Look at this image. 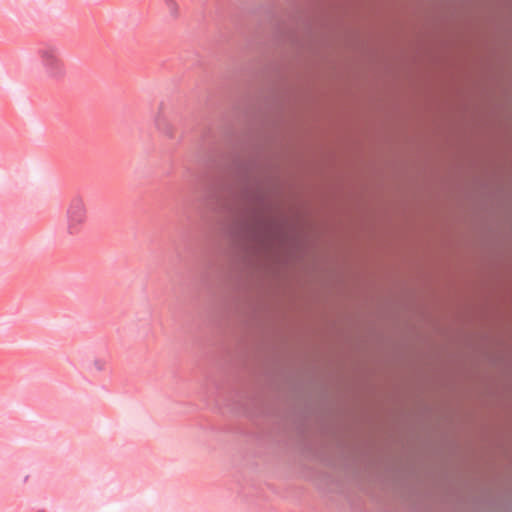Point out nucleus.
<instances>
[{"mask_svg":"<svg viewBox=\"0 0 512 512\" xmlns=\"http://www.w3.org/2000/svg\"><path fill=\"white\" fill-rule=\"evenodd\" d=\"M247 211L253 221L247 218L238 219L232 229V235L241 242L245 251L250 249V243H264L271 237L287 240L291 247L300 249L302 243L298 235H288L282 224L267 221L263 211L258 208L252 207Z\"/></svg>","mask_w":512,"mask_h":512,"instance_id":"1","label":"nucleus"},{"mask_svg":"<svg viewBox=\"0 0 512 512\" xmlns=\"http://www.w3.org/2000/svg\"><path fill=\"white\" fill-rule=\"evenodd\" d=\"M230 168L241 187L259 181L256 176V172L260 169L258 156L243 158L237 155L232 159Z\"/></svg>","mask_w":512,"mask_h":512,"instance_id":"2","label":"nucleus"},{"mask_svg":"<svg viewBox=\"0 0 512 512\" xmlns=\"http://www.w3.org/2000/svg\"><path fill=\"white\" fill-rule=\"evenodd\" d=\"M38 54L47 74L54 79H59L65 74L64 62L58 51L54 47H44L39 49Z\"/></svg>","mask_w":512,"mask_h":512,"instance_id":"3","label":"nucleus"},{"mask_svg":"<svg viewBox=\"0 0 512 512\" xmlns=\"http://www.w3.org/2000/svg\"><path fill=\"white\" fill-rule=\"evenodd\" d=\"M241 198L246 202L262 206L265 209L270 207L266 193L260 185V181L241 187Z\"/></svg>","mask_w":512,"mask_h":512,"instance_id":"4","label":"nucleus"},{"mask_svg":"<svg viewBox=\"0 0 512 512\" xmlns=\"http://www.w3.org/2000/svg\"><path fill=\"white\" fill-rule=\"evenodd\" d=\"M69 219V232L73 234L76 232V226L85 220V208L82 200L74 199L68 209Z\"/></svg>","mask_w":512,"mask_h":512,"instance_id":"5","label":"nucleus"},{"mask_svg":"<svg viewBox=\"0 0 512 512\" xmlns=\"http://www.w3.org/2000/svg\"><path fill=\"white\" fill-rule=\"evenodd\" d=\"M157 128L169 138H173L175 133L173 127L166 121L165 118L158 117L156 119Z\"/></svg>","mask_w":512,"mask_h":512,"instance_id":"6","label":"nucleus"},{"mask_svg":"<svg viewBox=\"0 0 512 512\" xmlns=\"http://www.w3.org/2000/svg\"><path fill=\"white\" fill-rule=\"evenodd\" d=\"M484 48V39L482 38V49ZM484 78V57L482 56V79ZM484 95V85L482 84V96ZM484 126V111L482 110V127ZM482 175H484V145L482 144ZM482 191L484 190V176H482Z\"/></svg>","mask_w":512,"mask_h":512,"instance_id":"7","label":"nucleus"},{"mask_svg":"<svg viewBox=\"0 0 512 512\" xmlns=\"http://www.w3.org/2000/svg\"><path fill=\"white\" fill-rule=\"evenodd\" d=\"M167 9L169 10L170 14L177 18L179 15V7L175 0H164Z\"/></svg>","mask_w":512,"mask_h":512,"instance_id":"8","label":"nucleus"},{"mask_svg":"<svg viewBox=\"0 0 512 512\" xmlns=\"http://www.w3.org/2000/svg\"><path fill=\"white\" fill-rule=\"evenodd\" d=\"M433 408L429 404L421 402L420 405V414L423 416H430L432 414Z\"/></svg>","mask_w":512,"mask_h":512,"instance_id":"9","label":"nucleus"},{"mask_svg":"<svg viewBox=\"0 0 512 512\" xmlns=\"http://www.w3.org/2000/svg\"><path fill=\"white\" fill-rule=\"evenodd\" d=\"M484 322V301H482V323ZM486 336H485V333H484V330L482 329V336H481V339H482V343L484 342ZM484 357V346L482 345V358Z\"/></svg>","mask_w":512,"mask_h":512,"instance_id":"10","label":"nucleus"},{"mask_svg":"<svg viewBox=\"0 0 512 512\" xmlns=\"http://www.w3.org/2000/svg\"><path fill=\"white\" fill-rule=\"evenodd\" d=\"M336 433L335 429L333 427H326L325 428V433Z\"/></svg>","mask_w":512,"mask_h":512,"instance_id":"11","label":"nucleus"},{"mask_svg":"<svg viewBox=\"0 0 512 512\" xmlns=\"http://www.w3.org/2000/svg\"><path fill=\"white\" fill-rule=\"evenodd\" d=\"M481 267H484V264H481ZM484 290V279L482 278V291ZM482 301H484V293L482 292Z\"/></svg>","mask_w":512,"mask_h":512,"instance_id":"12","label":"nucleus"},{"mask_svg":"<svg viewBox=\"0 0 512 512\" xmlns=\"http://www.w3.org/2000/svg\"><path fill=\"white\" fill-rule=\"evenodd\" d=\"M96 365H97V368H98L99 370H101V369H102V367H101V365L99 364V362H98V361L96 362Z\"/></svg>","mask_w":512,"mask_h":512,"instance_id":"13","label":"nucleus"},{"mask_svg":"<svg viewBox=\"0 0 512 512\" xmlns=\"http://www.w3.org/2000/svg\"><path fill=\"white\" fill-rule=\"evenodd\" d=\"M446 481H447V476H444L442 479V483L444 484V483H446Z\"/></svg>","mask_w":512,"mask_h":512,"instance_id":"14","label":"nucleus"},{"mask_svg":"<svg viewBox=\"0 0 512 512\" xmlns=\"http://www.w3.org/2000/svg\"><path fill=\"white\" fill-rule=\"evenodd\" d=\"M481 427H482V435L484 434V424L482 423L481 424Z\"/></svg>","mask_w":512,"mask_h":512,"instance_id":"15","label":"nucleus"},{"mask_svg":"<svg viewBox=\"0 0 512 512\" xmlns=\"http://www.w3.org/2000/svg\"><path fill=\"white\" fill-rule=\"evenodd\" d=\"M37 512H45V510H38Z\"/></svg>","mask_w":512,"mask_h":512,"instance_id":"16","label":"nucleus"},{"mask_svg":"<svg viewBox=\"0 0 512 512\" xmlns=\"http://www.w3.org/2000/svg\"><path fill=\"white\" fill-rule=\"evenodd\" d=\"M481 379H482V380L484 379V376H483V375L481 376Z\"/></svg>","mask_w":512,"mask_h":512,"instance_id":"17","label":"nucleus"},{"mask_svg":"<svg viewBox=\"0 0 512 512\" xmlns=\"http://www.w3.org/2000/svg\"><path fill=\"white\" fill-rule=\"evenodd\" d=\"M481 1L483 2L484 0H481Z\"/></svg>","mask_w":512,"mask_h":512,"instance_id":"18","label":"nucleus"}]
</instances>
